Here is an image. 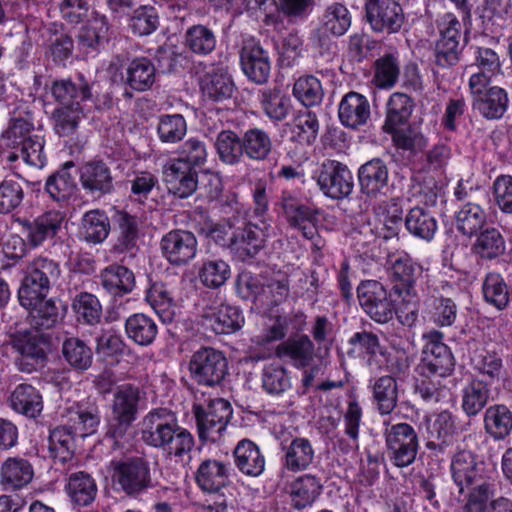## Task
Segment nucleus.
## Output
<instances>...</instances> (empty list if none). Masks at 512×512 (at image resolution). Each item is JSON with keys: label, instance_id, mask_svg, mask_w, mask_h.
<instances>
[{"label": "nucleus", "instance_id": "obj_1", "mask_svg": "<svg viewBox=\"0 0 512 512\" xmlns=\"http://www.w3.org/2000/svg\"><path fill=\"white\" fill-rule=\"evenodd\" d=\"M141 424L143 442L163 450L170 458L182 459L195 446L192 433L181 427L175 414L168 409L151 410L142 419Z\"/></svg>", "mask_w": 512, "mask_h": 512}, {"label": "nucleus", "instance_id": "obj_2", "mask_svg": "<svg viewBox=\"0 0 512 512\" xmlns=\"http://www.w3.org/2000/svg\"><path fill=\"white\" fill-rule=\"evenodd\" d=\"M100 413L96 406L76 404L67 410V424L55 427L49 435V452L54 461L62 464L73 458L76 436L85 437L96 432Z\"/></svg>", "mask_w": 512, "mask_h": 512}, {"label": "nucleus", "instance_id": "obj_3", "mask_svg": "<svg viewBox=\"0 0 512 512\" xmlns=\"http://www.w3.org/2000/svg\"><path fill=\"white\" fill-rule=\"evenodd\" d=\"M144 401V393L139 387L132 384L118 386L113 393L106 435L113 439L122 438L137 419Z\"/></svg>", "mask_w": 512, "mask_h": 512}, {"label": "nucleus", "instance_id": "obj_4", "mask_svg": "<svg viewBox=\"0 0 512 512\" xmlns=\"http://www.w3.org/2000/svg\"><path fill=\"white\" fill-rule=\"evenodd\" d=\"M440 38L433 50V74L436 79L444 77L445 72L460 61L463 46L460 45L461 23L452 13H446L439 23Z\"/></svg>", "mask_w": 512, "mask_h": 512}, {"label": "nucleus", "instance_id": "obj_5", "mask_svg": "<svg viewBox=\"0 0 512 512\" xmlns=\"http://www.w3.org/2000/svg\"><path fill=\"white\" fill-rule=\"evenodd\" d=\"M60 275L58 262L47 256H36L26 265L18 296H22L24 303L29 305L38 296H47Z\"/></svg>", "mask_w": 512, "mask_h": 512}, {"label": "nucleus", "instance_id": "obj_6", "mask_svg": "<svg viewBox=\"0 0 512 512\" xmlns=\"http://www.w3.org/2000/svg\"><path fill=\"white\" fill-rule=\"evenodd\" d=\"M352 17L348 8L338 2L328 5L320 16L318 25L310 32L312 46L324 55L336 47L333 37L343 36L351 26Z\"/></svg>", "mask_w": 512, "mask_h": 512}, {"label": "nucleus", "instance_id": "obj_7", "mask_svg": "<svg viewBox=\"0 0 512 512\" xmlns=\"http://www.w3.org/2000/svg\"><path fill=\"white\" fill-rule=\"evenodd\" d=\"M110 468L114 485L127 496H138L152 487L150 465L144 457L112 460Z\"/></svg>", "mask_w": 512, "mask_h": 512}, {"label": "nucleus", "instance_id": "obj_8", "mask_svg": "<svg viewBox=\"0 0 512 512\" xmlns=\"http://www.w3.org/2000/svg\"><path fill=\"white\" fill-rule=\"evenodd\" d=\"M191 379L200 386L215 388L228 375V360L223 352L212 347H201L189 361Z\"/></svg>", "mask_w": 512, "mask_h": 512}, {"label": "nucleus", "instance_id": "obj_9", "mask_svg": "<svg viewBox=\"0 0 512 512\" xmlns=\"http://www.w3.org/2000/svg\"><path fill=\"white\" fill-rule=\"evenodd\" d=\"M443 338V333L438 330H431L423 335L425 344L418 365L421 376L434 375L444 378L454 371L455 359L450 348L443 342Z\"/></svg>", "mask_w": 512, "mask_h": 512}, {"label": "nucleus", "instance_id": "obj_10", "mask_svg": "<svg viewBox=\"0 0 512 512\" xmlns=\"http://www.w3.org/2000/svg\"><path fill=\"white\" fill-rule=\"evenodd\" d=\"M386 453L390 462L398 467H408L414 463L418 449L419 437L408 423L390 425L384 431Z\"/></svg>", "mask_w": 512, "mask_h": 512}, {"label": "nucleus", "instance_id": "obj_11", "mask_svg": "<svg viewBox=\"0 0 512 512\" xmlns=\"http://www.w3.org/2000/svg\"><path fill=\"white\" fill-rule=\"evenodd\" d=\"M357 297L361 308L373 321L385 324L393 319L395 307L382 283L375 280L361 282L357 287Z\"/></svg>", "mask_w": 512, "mask_h": 512}, {"label": "nucleus", "instance_id": "obj_12", "mask_svg": "<svg viewBox=\"0 0 512 512\" xmlns=\"http://www.w3.org/2000/svg\"><path fill=\"white\" fill-rule=\"evenodd\" d=\"M315 178L320 190L334 200L348 197L354 188L351 171L345 164L336 160H325Z\"/></svg>", "mask_w": 512, "mask_h": 512}, {"label": "nucleus", "instance_id": "obj_13", "mask_svg": "<svg viewBox=\"0 0 512 512\" xmlns=\"http://www.w3.org/2000/svg\"><path fill=\"white\" fill-rule=\"evenodd\" d=\"M365 17L376 33H398L404 22L402 6L396 0H366Z\"/></svg>", "mask_w": 512, "mask_h": 512}, {"label": "nucleus", "instance_id": "obj_14", "mask_svg": "<svg viewBox=\"0 0 512 512\" xmlns=\"http://www.w3.org/2000/svg\"><path fill=\"white\" fill-rule=\"evenodd\" d=\"M64 214L57 210L46 211L34 219H18L21 233L30 248H38L45 241L53 239L61 229Z\"/></svg>", "mask_w": 512, "mask_h": 512}, {"label": "nucleus", "instance_id": "obj_15", "mask_svg": "<svg viewBox=\"0 0 512 512\" xmlns=\"http://www.w3.org/2000/svg\"><path fill=\"white\" fill-rule=\"evenodd\" d=\"M197 247L196 236L192 232L182 229L169 231L160 241L163 257L174 266L185 265L194 259Z\"/></svg>", "mask_w": 512, "mask_h": 512}, {"label": "nucleus", "instance_id": "obj_16", "mask_svg": "<svg viewBox=\"0 0 512 512\" xmlns=\"http://www.w3.org/2000/svg\"><path fill=\"white\" fill-rule=\"evenodd\" d=\"M481 466L477 455L470 450L459 449L452 455L450 473L460 494L464 493L466 489L471 490L485 482Z\"/></svg>", "mask_w": 512, "mask_h": 512}, {"label": "nucleus", "instance_id": "obj_17", "mask_svg": "<svg viewBox=\"0 0 512 512\" xmlns=\"http://www.w3.org/2000/svg\"><path fill=\"white\" fill-rule=\"evenodd\" d=\"M230 253L243 263H252L265 246V233L262 228L251 222L235 227Z\"/></svg>", "mask_w": 512, "mask_h": 512}, {"label": "nucleus", "instance_id": "obj_18", "mask_svg": "<svg viewBox=\"0 0 512 512\" xmlns=\"http://www.w3.org/2000/svg\"><path fill=\"white\" fill-rule=\"evenodd\" d=\"M421 275L420 264L405 252L398 254L391 266L392 291L403 300L416 296L415 285Z\"/></svg>", "mask_w": 512, "mask_h": 512}, {"label": "nucleus", "instance_id": "obj_19", "mask_svg": "<svg viewBox=\"0 0 512 512\" xmlns=\"http://www.w3.org/2000/svg\"><path fill=\"white\" fill-rule=\"evenodd\" d=\"M163 181L174 196L185 199L190 197L198 186V173L188 163L170 160L163 166Z\"/></svg>", "mask_w": 512, "mask_h": 512}, {"label": "nucleus", "instance_id": "obj_20", "mask_svg": "<svg viewBox=\"0 0 512 512\" xmlns=\"http://www.w3.org/2000/svg\"><path fill=\"white\" fill-rule=\"evenodd\" d=\"M47 296H38V298L26 305L22 296H18L19 303L28 311V322L32 328L37 331L53 328L64 316L66 307L61 301L47 299Z\"/></svg>", "mask_w": 512, "mask_h": 512}, {"label": "nucleus", "instance_id": "obj_21", "mask_svg": "<svg viewBox=\"0 0 512 512\" xmlns=\"http://www.w3.org/2000/svg\"><path fill=\"white\" fill-rule=\"evenodd\" d=\"M240 64L244 74L256 84L268 81L271 63L268 52L253 39L243 43L240 50Z\"/></svg>", "mask_w": 512, "mask_h": 512}, {"label": "nucleus", "instance_id": "obj_22", "mask_svg": "<svg viewBox=\"0 0 512 512\" xmlns=\"http://www.w3.org/2000/svg\"><path fill=\"white\" fill-rule=\"evenodd\" d=\"M492 482H484L471 490L463 506L464 512H512V501L506 497L495 498Z\"/></svg>", "mask_w": 512, "mask_h": 512}, {"label": "nucleus", "instance_id": "obj_23", "mask_svg": "<svg viewBox=\"0 0 512 512\" xmlns=\"http://www.w3.org/2000/svg\"><path fill=\"white\" fill-rule=\"evenodd\" d=\"M47 338L43 334L26 335L15 342L20 353L16 359L18 369L25 373H32L44 366L47 359Z\"/></svg>", "mask_w": 512, "mask_h": 512}, {"label": "nucleus", "instance_id": "obj_24", "mask_svg": "<svg viewBox=\"0 0 512 512\" xmlns=\"http://www.w3.org/2000/svg\"><path fill=\"white\" fill-rule=\"evenodd\" d=\"M425 427L426 448L435 453H444L456 430L452 413L444 410L436 414L434 418L426 416Z\"/></svg>", "mask_w": 512, "mask_h": 512}, {"label": "nucleus", "instance_id": "obj_25", "mask_svg": "<svg viewBox=\"0 0 512 512\" xmlns=\"http://www.w3.org/2000/svg\"><path fill=\"white\" fill-rule=\"evenodd\" d=\"M34 124L29 118L14 117L0 137V151L8 162L17 161V153L32 138Z\"/></svg>", "mask_w": 512, "mask_h": 512}, {"label": "nucleus", "instance_id": "obj_26", "mask_svg": "<svg viewBox=\"0 0 512 512\" xmlns=\"http://www.w3.org/2000/svg\"><path fill=\"white\" fill-rule=\"evenodd\" d=\"M389 170L381 158H373L360 166L358 180L360 190L370 198L384 195L388 190Z\"/></svg>", "mask_w": 512, "mask_h": 512}, {"label": "nucleus", "instance_id": "obj_27", "mask_svg": "<svg viewBox=\"0 0 512 512\" xmlns=\"http://www.w3.org/2000/svg\"><path fill=\"white\" fill-rule=\"evenodd\" d=\"M370 115L369 101L360 93L350 91L343 96L339 103V121L346 128L360 129L368 123Z\"/></svg>", "mask_w": 512, "mask_h": 512}, {"label": "nucleus", "instance_id": "obj_28", "mask_svg": "<svg viewBox=\"0 0 512 512\" xmlns=\"http://www.w3.org/2000/svg\"><path fill=\"white\" fill-rule=\"evenodd\" d=\"M243 324L242 312L228 304L211 307L202 315V325L219 335L235 333Z\"/></svg>", "mask_w": 512, "mask_h": 512}, {"label": "nucleus", "instance_id": "obj_29", "mask_svg": "<svg viewBox=\"0 0 512 512\" xmlns=\"http://www.w3.org/2000/svg\"><path fill=\"white\" fill-rule=\"evenodd\" d=\"M82 187L92 195L102 196L114 190V178L109 166L102 160H93L79 169Z\"/></svg>", "mask_w": 512, "mask_h": 512}, {"label": "nucleus", "instance_id": "obj_30", "mask_svg": "<svg viewBox=\"0 0 512 512\" xmlns=\"http://www.w3.org/2000/svg\"><path fill=\"white\" fill-rule=\"evenodd\" d=\"M278 358L290 362L296 368L310 366L315 356V346L305 334L290 336L275 349Z\"/></svg>", "mask_w": 512, "mask_h": 512}, {"label": "nucleus", "instance_id": "obj_31", "mask_svg": "<svg viewBox=\"0 0 512 512\" xmlns=\"http://www.w3.org/2000/svg\"><path fill=\"white\" fill-rule=\"evenodd\" d=\"M282 467L293 473L306 470L314 460L315 451L311 442L304 437H294L290 441H282Z\"/></svg>", "mask_w": 512, "mask_h": 512}, {"label": "nucleus", "instance_id": "obj_32", "mask_svg": "<svg viewBox=\"0 0 512 512\" xmlns=\"http://www.w3.org/2000/svg\"><path fill=\"white\" fill-rule=\"evenodd\" d=\"M229 472V463L215 459H206L201 462L196 471V483L202 491L218 494L229 484Z\"/></svg>", "mask_w": 512, "mask_h": 512}, {"label": "nucleus", "instance_id": "obj_33", "mask_svg": "<svg viewBox=\"0 0 512 512\" xmlns=\"http://www.w3.org/2000/svg\"><path fill=\"white\" fill-rule=\"evenodd\" d=\"M488 215L478 202H463L454 215L456 230L465 237H475L486 225Z\"/></svg>", "mask_w": 512, "mask_h": 512}, {"label": "nucleus", "instance_id": "obj_34", "mask_svg": "<svg viewBox=\"0 0 512 512\" xmlns=\"http://www.w3.org/2000/svg\"><path fill=\"white\" fill-rule=\"evenodd\" d=\"M200 87L205 97L217 102L230 98L234 92L232 78L223 66H212L201 78Z\"/></svg>", "mask_w": 512, "mask_h": 512}, {"label": "nucleus", "instance_id": "obj_35", "mask_svg": "<svg viewBox=\"0 0 512 512\" xmlns=\"http://www.w3.org/2000/svg\"><path fill=\"white\" fill-rule=\"evenodd\" d=\"M509 97L499 86L488 88L484 94L473 98L472 107L486 120H499L508 110Z\"/></svg>", "mask_w": 512, "mask_h": 512}, {"label": "nucleus", "instance_id": "obj_36", "mask_svg": "<svg viewBox=\"0 0 512 512\" xmlns=\"http://www.w3.org/2000/svg\"><path fill=\"white\" fill-rule=\"evenodd\" d=\"M490 384L480 378L473 377L462 389L461 407L468 417L477 416L490 402Z\"/></svg>", "mask_w": 512, "mask_h": 512}, {"label": "nucleus", "instance_id": "obj_37", "mask_svg": "<svg viewBox=\"0 0 512 512\" xmlns=\"http://www.w3.org/2000/svg\"><path fill=\"white\" fill-rule=\"evenodd\" d=\"M234 457L237 468L247 476L258 477L265 469V457L251 440H241L234 449Z\"/></svg>", "mask_w": 512, "mask_h": 512}, {"label": "nucleus", "instance_id": "obj_38", "mask_svg": "<svg viewBox=\"0 0 512 512\" xmlns=\"http://www.w3.org/2000/svg\"><path fill=\"white\" fill-rule=\"evenodd\" d=\"M10 406L19 414L36 418L43 410V398L35 387L22 383L17 385L11 393Z\"/></svg>", "mask_w": 512, "mask_h": 512}, {"label": "nucleus", "instance_id": "obj_39", "mask_svg": "<svg viewBox=\"0 0 512 512\" xmlns=\"http://www.w3.org/2000/svg\"><path fill=\"white\" fill-rule=\"evenodd\" d=\"M74 167V163L72 161H68L59 170L47 178L45 190L54 201H67L76 193L77 183L75 175L70 172V169Z\"/></svg>", "mask_w": 512, "mask_h": 512}, {"label": "nucleus", "instance_id": "obj_40", "mask_svg": "<svg viewBox=\"0 0 512 512\" xmlns=\"http://www.w3.org/2000/svg\"><path fill=\"white\" fill-rule=\"evenodd\" d=\"M33 478V468L28 460L11 457L1 467V484L6 490L21 489Z\"/></svg>", "mask_w": 512, "mask_h": 512}, {"label": "nucleus", "instance_id": "obj_41", "mask_svg": "<svg viewBox=\"0 0 512 512\" xmlns=\"http://www.w3.org/2000/svg\"><path fill=\"white\" fill-rule=\"evenodd\" d=\"M156 80V68L146 57L133 59L126 68L125 84L132 90L144 92L152 88Z\"/></svg>", "mask_w": 512, "mask_h": 512}, {"label": "nucleus", "instance_id": "obj_42", "mask_svg": "<svg viewBox=\"0 0 512 512\" xmlns=\"http://www.w3.org/2000/svg\"><path fill=\"white\" fill-rule=\"evenodd\" d=\"M373 403L381 415H389L397 407L398 384L394 376H380L371 382Z\"/></svg>", "mask_w": 512, "mask_h": 512}, {"label": "nucleus", "instance_id": "obj_43", "mask_svg": "<svg viewBox=\"0 0 512 512\" xmlns=\"http://www.w3.org/2000/svg\"><path fill=\"white\" fill-rule=\"evenodd\" d=\"M51 93L54 99L61 106H68L80 101L91 98L90 85L84 80L83 76L79 77V82H73L71 79L55 80L51 86Z\"/></svg>", "mask_w": 512, "mask_h": 512}, {"label": "nucleus", "instance_id": "obj_44", "mask_svg": "<svg viewBox=\"0 0 512 512\" xmlns=\"http://www.w3.org/2000/svg\"><path fill=\"white\" fill-rule=\"evenodd\" d=\"M100 278L103 288L113 296L130 293L135 286L134 273L122 265L113 264L106 267Z\"/></svg>", "mask_w": 512, "mask_h": 512}, {"label": "nucleus", "instance_id": "obj_45", "mask_svg": "<svg viewBox=\"0 0 512 512\" xmlns=\"http://www.w3.org/2000/svg\"><path fill=\"white\" fill-rule=\"evenodd\" d=\"M244 153L253 161H266L273 151V142L269 132L253 127L247 129L242 135Z\"/></svg>", "mask_w": 512, "mask_h": 512}, {"label": "nucleus", "instance_id": "obj_46", "mask_svg": "<svg viewBox=\"0 0 512 512\" xmlns=\"http://www.w3.org/2000/svg\"><path fill=\"white\" fill-rule=\"evenodd\" d=\"M125 332L137 345L149 346L157 337L158 326L152 317L144 313H135L126 319Z\"/></svg>", "mask_w": 512, "mask_h": 512}, {"label": "nucleus", "instance_id": "obj_47", "mask_svg": "<svg viewBox=\"0 0 512 512\" xmlns=\"http://www.w3.org/2000/svg\"><path fill=\"white\" fill-rule=\"evenodd\" d=\"M242 141V136H239L235 131L230 129L220 131L215 140V149L219 160L230 166L241 163L245 156Z\"/></svg>", "mask_w": 512, "mask_h": 512}, {"label": "nucleus", "instance_id": "obj_48", "mask_svg": "<svg viewBox=\"0 0 512 512\" xmlns=\"http://www.w3.org/2000/svg\"><path fill=\"white\" fill-rule=\"evenodd\" d=\"M483 422L487 434L494 440H503L512 431V412L505 405H492L485 410Z\"/></svg>", "mask_w": 512, "mask_h": 512}, {"label": "nucleus", "instance_id": "obj_49", "mask_svg": "<svg viewBox=\"0 0 512 512\" xmlns=\"http://www.w3.org/2000/svg\"><path fill=\"white\" fill-rule=\"evenodd\" d=\"M472 245V251L480 258L493 260L506 250L504 236L496 227L483 228L476 236Z\"/></svg>", "mask_w": 512, "mask_h": 512}, {"label": "nucleus", "instance_id": "obj_50", "mask_svg": "<svg viewBox=\"0 0 512 512\" xmlns=\"http://www.w3.org/2000/svg\"><path fill=\"white\" fill-rule=\"evenodd\" d=\"M216 45V33L206 25H192L184 34V46L193 54L199 56L209 55L215 50Z\"/></svg>", "mask_w": 512, "mask_h": 512}, {"label": "nucleus", "instance_id": "obj_51", "mask_svg": "<svg viewBox=\"0 0 512 512\" xmlns=\"http://www.w3.org/2000/svg\"><path fill=\"white\" fill-rule=\"evenodd\" d=\"M66 492L74 504L85 507L95 500L97 485L90 474L81 471L69 476Z\"/></svg>", "mask_w": 512, "mask_h": 512}, {"label": "nucleus", "instance_id": "obj_52", "mask_svg": "<svg viewBox=\"0 0 512 512\" xmlns=\"http://www.w3.org/2000/svg\"><path fill=\"white\" fill-rule=\"evenodd\" d=\"M404 225L411 235L425 241H431L438 228L436 218L430 212L418 206L409 210Z\"/></svg>", "mask_w": 512, "mask_h": 512}, {"label": "nucleus", "instance_id": "obj_53", "mask_svg": "<svg viewBox=\"0 0 512 512\" xmlns=\"http://www.w3.org/2000/svg\"><path fill=\"white\" fill-rule=\"evenodd\" d=\"M146 300L164 323L173 321L176 305L172 292L166 284L153 283L146 293Z\"/></svg>", "mask_w": 512, "mask_h": 512}, {"label": "nucleus", "instance_id": "obj_54", "mask_svg": "<svg viewBox=\"0 0 512 512\" xmlns=\"http://www.w3.org/2000/svg\"><path fill=\"white\" fill-rule=\"evenodd\" d=\"M110 231L108 216L100 210H91L83 215L80 227L82 238L88 243L103 242Z\"/></svg>", "mask_w": 512, "mask_h": 512}, {"label": "nucleus", "instance_id": "obj_55", "mask_svg": "<svg viewBox=\"0 0 512 512\" xmlns=\"http://www.w3.org/2000/svg\"><path fill=\"white\" fill-rule=\"evenodd\" d=\"M62 355L69 366L77 371L89 369L93 362L92 349L78 337H69L63 341Z\"/></svg>", "mask_w": 512, "mask_h": 512}, {"label": "nucleus", "instance_id": "obj_56", "mask_svg": "<svg viewBox=\"0 0 512 512\" xmlns=\"http://www.w3.org/2000/svg\"><path fill=\"white\" fill-rule=\"evenodd\" d=\"M322 485L316 476L305 474L296 479L290 490L292 506L301 510L311 505L320 494Z\"/></svg>", "mask_w": 512, "mask_h": 512}, {"label": "nucleus", "instance_id": "obj_57", "mask_svg": "<svg viewBox=\"0 0 512 512\" xmlns=\"http://www.w3.org/2000/svg\"><path fill=\"white\" fill-rule=\"evenodd\" d=\"M109 39V23L105 15L94 13L89 23L78 34L79 44L87 49L96 50Z\"/></svg>", "mask_w": 512, "mask_h": 512}, {"label": "nucleus", "instance_id": "obj_58", "mask_svg": "<svg viewBox=\"0 0 512 512\" xmlns=\"http://www.w3.org/2000/svg\"><path fill=\"white\" fill-rule=\"evenodd\" d=\"M414 107L413 100L405 93H393L387 103V115L384 127L386 131L394 130L405 124L410 118Z\"/></svg>", "mask_w": 512, "mask_h": 512}, {"label": "nucleus", "instance_id": "obj_59", "mask_svg": "<svg viewBox=\"0 0 512 512\" xmlns=\"http://www.w3.org/2000/svg\"><path fill=\"white\" fill-rule=\"evenodd\" d=\"M400 75V62L397 56L388 53L379 57L374 62L373 82L382 89H390L395 86Z\"/></svg>", "mask_w": 512, "mask_h": 512}, {"label": "nucleus", "instance_id": "obj_60", "mask_svg": "<svg viewBox=\"0 0 512 512\" xmlns=\"http://www.w3.org/2000/svg\"><path fill=\"white\" fill-rule=\"evenodd\" d=\"M82 108L79 103L60 106L52 113L53 128L60 137L72 135L78 128Z\"/></svg>", "mask_w": 512, "mask_h": 512}, {"label": "nucleus", "instance_id": "obj_61", "mask_svg": "<svg viewBox=\"0 0 512 512\" xmlns=\"http://www.w3.org/2000/svg\"><path fill=\"white\" fill-rule=\"evenodd\" d=\"M482 289L485 301L498 310H503L509 304V290L504 278L499 273H488Z\"/></svg>", "mask_w": 512, "mask_h": 512}, {"label": "nucleus", "instance_id": "obj_62", "mask_svg": "<svg viewBox=\"0 0 512 512\" xmlns=\"http://www.w3.org/2000/svg\"><path fill=\"white\" fill-rule=\"evenodd\" d=\"M293 95L304 106L313 107L322 102L324 91L319 79L313 75H306L295 81Z\"/></svg>", "mask_w": 512, "mask_h": 512}, {"label": "nucleus", "instance_id": "obj_63", "mask_svg": "<svg viewBox=\"0 0 512 512\" xmlns=\"http://www.w3.org/2000/svg\"><path fill=\"white\" fill-rule=\"evenodd\" d=\"M229 265L221 259H207L203 261L198 277L200 282L208 288H219L230 278Z\"/></svg>", "mask_w": 512, "mask_h": 512}, {"label": "nucleus", "instance_id": "obj_64", "mask_svg": "<svg viewBox=\"0 0 512 512\" xmlns=\"http://www.w3.org/2000/svg\"><path fill=\"white\" fill-rule=\"evenodd\" d=\"M430 319L438 327H450L457 318V305L451 298L436 297L427 301Z\"/></svg>", "mask_w": 512, "mask_h": 512}]
</instances>
